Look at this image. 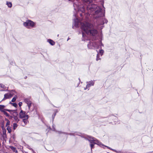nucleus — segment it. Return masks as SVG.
I'll list each match as a JSON object with an SVG mask.
<instances>
[{"label":"nucleus","mask_w":153,"mask_h":153,"mask_svg":"<svg viewBox=\"0 0 153 153\" xmlns=\"http://www.w3.org/2000/svg\"><path fill=\"white\" fill-rule=\"evenodd\" d=\"M22 103L21 102H19V106L20 107L22 105Z\"/></svg>","instance_id":"nucleus-32"},{"label":"nucleus","mask_w":153,"mask_h":153,"mask_svg":"<svg viewBox=\"0 0 153 153\" xmlns=\"http://www.w3.org/2000/svg\"><path fill=\"white\" fill-rule=\"evenodd\" d=\"M15 152L16 153H18V151H17V150H16L15 151Z\"/></svg>","instance_id":"nucleus-38"},{"label":"nucleus","mask_w":153,"mask_h":153,"mask_svg":"<svg viewBox=\"0 0 153 153\" xmlns=\"http://www.w3.org/2000/svg\"><path fill=\"white\" fill-rule=\"evenodd\" d=\"M68 39H69V38L67 40H68Z\"/></svg>","instance_id":"nucleus-47"},{"label":"nucleus","mask_w":153,"mask_h":153,"mask_svg":"<svg viewBox=\"0 0 153 153\" xmlns=\"http://www.w3.org/2000/svg\"><path fill=\"white\" fill-rule=\"evenodd\" d=\"M111 150H113V151L115 152H117V150H115V149H111Z\"/></svg>","instance_id":"nucleus-35"},{"label":"nucleus","mask_w":153,"mask_h":153,"mask_svg":"<svg viewBox=\"0 0 153 153\" xmlns=\"http://www.w3.org/2000/svg\"><path fill=\"white\" fill-rule=\"evenodd\" d=\"M11 138L13 139L14 140L15 139L16 137L15 136V134H13L11 136Z\"/></svg>","instance_id":"nucleus-28"},{"label":"nucleus","mask_w":153,"mask_h":153,"mask_svg":"<svg viewBox=\"0 0 153 153\" xmlns=\"http://www.w3.org/2000/svg\"><path fill=\"white\" fill-rule=\"evenodd\" d=\"M57 112H58L57 110H55V112H56V113Z\"/></svg>","instance_id":"nucleus-37"},{"label":"nucleus","mask_w":153,"mask_h":153,"mask_svg":"<svg viewBox=\"0 0 153 153\" xmlns=\"http://www.w3.org/2000/svg\"><path fill=\"white\" fill-rule=\"evenodd\" d=\"M13 96V94H10L9 93L5 94H4V98L2 100V101L4 100L7 99H10V98H11Z\"/></svg>","instance_id":"nucleus-12"},{"label":"nucleus","mask_w":153,"mask_h":153,"mask_svg":"<svg viewBox=\"0 0 153 153\" xmlns=\"http://www.w3.org/2000/svg\"><path fill=\"white\" fill-rule=\"evenodd\" d=\"M10 103L13 106L15 107H16L17 106V104L16 103H12L11 102H10Z\"/></svg>","instance_id":"nucleus-23"},{"label":"nucleus","mask_w":153,"mask_h":153,"mask_svg":"<svg viewBox=\"0 0 153 153\" xmlns=\"http://www.w3.org/2000/svg\"><path fill=\"white\" fill-rule=\"evenodd\" d=\"M10 94H13V95H14V94L13 93H11Z\"/></svg>","instance_id":"nucleus-41"},{"label":"nucleus","mask_w":153,"mask_h":153,"mask_svg":"<svg viewBox=\"0 0 153 153\" xmlns=\"http://www.w3.org/2000/svg\"><path fill=\"white\" fill-rule=\"evenodd\" d=\"M26 77H27V76H26V77H25V79H26Z\"/></svg>","instance_id":"nucleus-44"},{"label":"nucleus","mask_w":153,"mask_h":153,"mask_svg":"<svg viewBox=\"0 0 153 153\" xmlns=\"http://www.w3.org/2000/svg\"><path fill=\"white\" fill-rule=\"evenodd\" d=\"M0 87L3 88H6V87L2 84H0Z\"/></svg>","instance_id":"nucleus-25"},{"label":"nucleus","mask_w":153,"mask_h":153,"mask_svg":"<svg viewBox=\"0 0 153 153\" xmlns=\"http://www.w3.org/2000/svg\"><path fill=\"white\" fill-rule=\"evenodd\" d=\"M24 102L27 104L28 108L30 109L31 105L32 104V102L30 98H27L24 99Z\"/></svg>","instance_id":"nucleus-11"},{"label":"nucleus","mask_w":153,"mask_h":153,"mask_svg":"<svg viewBox=\"0 0 153 153\" xmlns=\"http://www.w3.org/2000/svg\"><path fill=\"white\" fill-rule=\"evenodd\" d=\"M79 80H80L79 78Z\"/></svg>","instance_id":"nucleus-48"},{"label":"nucleus","mask_w":153,"mask_h":153,"mask_svg":"<svg viewBox=\"0 0 153 153\" xmlns=\"http://www.w3.org/2000/svg\"><path fill=\"white\" fill-rule=\"evenodd\" d=\"M5 107V106L4 105H0V111L3 112L4 111L3 109Z\"/></svg>","instance_id":"nucleus-18"},{"label":"nucleus","mask_w":153,"mask_h":153,"mask_svg":"<svg viewBox=\"0 0 153 153\" xmlns=\"http://www.w3.org/2000/svg\"><path fill=\"white\" fill-rule=\"evenodd\" d=\"M96 145H98V146L103 147H105L108 148V149H111V148L106 146L104 145L103 144H102L101 142H100L99 140L96 139Z\"/></svg>","instance_id":"nucleus-14"},{"label":"nucleus","mask_w":153,"mask_h":153,"mask_svg":"<svg viewBox=\"0 0 153 153\" xmlns=\"http://www.w3.org/2000/svg\"><path fill=\"white\" fill-rule=\"evenodd\" d=\"M26 77H27V76H26V77H25V79H26Z\"/></svg>","instance_id":"nucleus-46"},{"label":"nucleus","mask_w":153,"mask_h":153,"mask_svg":"<svg viewBox=\"0 0 153 153\" xmlns=\"http://www.w3.org/2000/svg\"><path fill=\"white\" fill-rule=\"evenodd\" d=\"M5 91H9V92H11V91H14L13 90H12L11 91H10V90H5Z\"/></svg>","instance_id":"nucleus-33"},{"label":"nucleus","mask_w":153,"mask_h":153,"mask_svg":"<svg viewBox=\"0 0 153 153\" xmlns=\"http://www.w3.org/2000/svg\"><path fill=\"white\" fill-rule=\"evenodd\" d=\"M64 134L70 135L75 136L76 135H78L81 136L85 138L86 140H88L90 143V146L91 149L94 147V145L96 144V141L94 140V138L88 136L87 135H84L83 134L80 133L74 132L72 133H63Z\"/></svg>","instance_id":"nucleus-4"},{"label":"nucleus","mask_w":153,"mask_h":153,"mask_svg":"<svg viewBox=\"0 0 153 153\" xmlns=\"http://www.w3.org/2000/svg\"><path fill=\"white\" fill-rule=\"evenodd\" d=\"M56 114V112H54V113L52 115V118L53 119V121L55 117V116Z\"/></svg>","instance_id":"nucleus-27"},{"label":"nucleus","mask_w":153,"mask_h":153,"mask_svg":"<svg viewBox=\"0 0 153 153\" xmlns=\"http://www.w3.org/2000/svg\"><path fill=\"white\" fill-rule=\"evenodd\" d=\"M103 39V36L102 33H100L96 34V45H98L100 46L99 48L100 49L97 51V54L96 56V61L100 60L101 57L103 55L104 51L102 49V46H103V44L102 42V41Z\"/></svg>","instance_id":"nucleus-3"},{"label":"nucleus","mask_w":153,"mask_h":153,"mask_svg":"<svg viewBox=\"0 0 153 153\" xmlns=\"http://www.w3.org/2000/svg\"><path fill=\"white\" fill-rule=\"evenodd\" d=\"M153 153V152L152 153Z\"/></svg>","instance_id":"nucleus-49"},{"label":"nucleus","mask_w":153,"mask_h":153,"mask_svg":"<svg viewBox=\"0 0 153 153\" xmlns=\"http://www.w3.org/2000/svg\"><path fill=\"white\" fill-rule=\"evenodd\" d=\"M17 98V97L16 95L12 100L11 102H15L16 100V98Z\"/></svg>","instance_id":"nucleus-21"},{"label":"nucleus","mask_w":153,"mask_h":153,"mask_svg":"<svg viewBox=\"0 0 153 153\" xmlns=\"http://www.w3.org/2000/svg\"><path fill=\"white\" fill-rule=\"evenodd\" d=\"M6 4L7 6L9 8L12 7V3L10 2L7 1L6 2Z\"/></svg>","instance_id":"nucleus-17"},{"label":"nucleus","mask_w":153,"mask_h":153,"mask_svg":"<svg viewBox=\"0 0 153 153\" xmlns=\"http://www.w3.org/2000/svg\"><path fill=\"white\" fill-rule=\"evenodd\" d=\"M25 119L23 120V122L22 123V125L23 126H25L26 124L28 122L27 119H27V118H24Z\"/></svg>","instance_id":"nucleus-15"},{"label":"nucleus","mask_w":153,"mask_h":153,"mask_svg":"<svg viewBox=\"0 0 153 153\" xmlns=\"http://www.w3.org/2000/svg\"><path fill=\"white\" fill-rule=\"evenodd\" d=\"M58 133H59V134H60V131H58Z\"/></svg>","instance_id":"nucleus-42"},{"label":"nucleus","mask_w":153,"mask_h":153,"mask_svg":"<svg viewBox=\"0 0 153 153\" xmlns=\"http://www.w3.org/2000/svg\"><path fill=\"white\" fill-rule=\"evenodd\" d=\"M10 121H9V120H7V123H6V126H7H7H8V125H10Z\"/></svg>","instance_id":"nucleus-30"},{"label":"nucleus","mask_w":153,"mask_h":153,"mask_svg":"<svg viewBox=\"0 0 153 153\" xmlns=\"http://www.w3.org/2000/svg\"><path fill=\"white\" fill-rule=\"evenodd\" d=\"M26 77H27V76H26V77H25V79H26Z\"/></svg>","instance_id":"nucleus-45"},{"label":"nucleus","mask_w":153,"mask_h":153,"mask_svg":"<svg viewBox=\"0 0 153 153\" xmlns=\"http://www.w3.org/2000/svg\"><path fill=\"white\" fill-rule=\"evenodd\" d=\"M52 129L53 131H55V128L54 127V126L53 125L52 126Z\"/></svg>","instance_id":"nucleus-31"},{"label":"nucleus","mask_w":153,"mask_h":153,"mask_svg":"<svg viewBox=\"0 0 153 153\" xmlns=\"http://www.w3.org/2000/svg\"><path fill=\"white\" fill-rule=\"evenodd\" d=\"M18 125L16 123H14L13 124V128L14 130H15L17 127Z\"/></svg>","instance_id":"nucleus-22"},{"label":"nucleus","mask_w":153,"mask_h":153,"mask_svg":"<svg viewBox=\"0 0 153 153\" xmlns=\"http://www.w3.org/2000/svg\"><path fill=\"white\" fill-rule=\"evenodd\" d=\"M13 118H14L15 120L17 122H18L19 119L18 117V114L17 112H14L13 114Z\"/></svg>","instance_id":"nucleus-13"},{"label":"nucleus","mask_w":153,"mask_h":153,"mask_svg":"<svg viewBox=\"0 0 153 153\" xmlns=\"http://www.w3.org/2000/svg\"><path fill=\"white\" fill-rule=\"evenodd\" d=\"M5 110L10 112L11 114H13V113L14 112H16L15 110H12L9 109H5Z\"/></svg>","instance_id":"nucleus-19"},{"label":"nucleus","mask_w":153,"mask_h":153,"mask_svg":"<svg viewBox=\"0 0 153 153\" xmlns=\"http://www.w3.org/2000/svg\"><path fill=\"white\" fill-rule=\"evenodd\" d=\"M119 123H120V122L119 121H118V122H117L116 123L119 124Z\"/></svg>","instance_id":"nucleus-40"},{"label":"nucleus","mask_w":153,"mask_h":153,"mask_svg":"<svg viewBox=\"0 0 153 153\" xmlns=\"http://www.w3.org/2000/svg\"><path fill=\"white\" fill-rule=\"evenodd\" d=\"M87 83L86 87L84 89L85 90H86L87 89H89V88L92 86H93L95 83V80L94 81H91L88 82H87Z\"/></svg>","instance_id":"nucleus-9"},{"label":"nucleus","mask_w":153,"mask_h":153,"mask_svg":"<svg viewBox=\"0 0 153 153\" xmlns=\"http://www.w3.org/2000/svg\"><path fill=\"white\" fill-rule=\"evenodd\" d=\"M74 15L75 16V18L74 20V25L76 27H78L79 24V20L76 17V15L75 13Z\"/></svg>","instance_id":"nucleus-10"},{"label":"nucleus","mask_w":153,"mask_h":153,"mask_svg":"<svg viewBox=\"0 0 153 153\" xmlns=\"http://www.w3.org/2000/svg\"><path fill=\"white\" fill-rule=\"evenodd\" d=\"M73 2L74 9L76 11L77 10L79 12L80 11L82 13L85 12V8L82 5H81V3L79 1V0H68ZM80 15L82 17L83 16L82 13H80Z\"/></svg>","instance_id":"nucleus-5"},{"label":"nucleus","mask_w":153,"mask_h":153,"mask_svg":"<svg viewBox=\"0 0 153 153\" xmlns=\"http://www.w3.org/2000/svg\"><path fill=\"white\" fill-rule=\"evenodd\" d=\"M47 42H49V44L52 45H54L55 44V42L53 40L49 39L47 40Z\"/></svg>","instance_id":"nucleus-16"},{"label":"nucleus","mask_w":153,"mask_h":153,"mask_svg":"<svg viewBox=\"0 0 153 153\" xmlns=\"http://www.w3.org/2000/svg\"><path fill=\"white\" fill-rule=\"evenodd\" d=\"M1 128H2L3 130L4 129V125H3V126H1Z\"/></svg>","instance_id":"nucleus-36"},{"label":"nucleus","mask_w":153,"mask_h":153,"mask_svg":"<svg viewBox=\"0 0 153 153\" xmlns=\"http://www.w3.org/2000/svg\"><path fill=\"white\" fill-rule=\"evenodd\" d=\"M5 91V90H1V91Z\"/></svg>","instance_id":"nucleus-39"},{"label":"nucleus","mask_w":153,"mask_h":153,"mask_svg":"<svg viewBox=\"0 0 153 153\" xmlns=\"http://www.w3.org/2000/svg\"><path fill=\"white\" fill-rule=\"evenodd\" d=\"M10 148L12 150L14 151L15 152L16 150V148L13 146H10Z\"/></svg>","instance_id":"nucleus-29"},{"label":"nucleus","mask_w":153,"mask_h":153,"mask_svg":"<svg viewBox=\"0 0 153 153\" xmlns=\"http://www.w3.org/2000/svg\"><path fill=\"white\" fill-rule=\"evenodd\" d=\"M116 153H121V152L120 151H117V152H116Z\"/></svg>","instance_id":"nucleus-34"},{"label":"nucleus","mask_w":153,"mask_h":153,"mask_svg":"<svg viewBox=\"0 0 153 153\" xmlns=\"http://www.w3.org/2000/svg\"><path fill=\"white\" fill-rule=\"evenodd\" d=\"M7 130L8 131V133H10L11 131V130L10 127L9 126H7Z\"/></svg>","instance_id":"nucleus-20"},{"label":"nucleus","mask_w":153,"mask_h":153,"mask_svg":"<svg viewBox=\"0 0 153 153\" xmlns=\"http://www.w3.org/2000/svg\"><path fill=\"white\" fill-rule=\"evenodd\" d=\"M3 112L4 114L7 117H9L10 116V115L6 112L4 111Z\"/></svg>","instance_id":"nucleus-24"},{"label":"nucleus","mask_w":153,"mask_h":153,"mask_svg":"<svg viewBox=\"0 0 153 153\" xmlns=\"http://www.w3.org/2000/svg\"><path fill=\"white\" fill-rule=\"evenodd\" d=\"M81 29L82 30V40L85 41L88 38L86 35L90 36L89 43L88 45V48L90 49H95L96 46V30L92 28L93 25L88 22L81 23Z\"/></svg>","instance_id":"nucleus-1"},{"label":"nucleus","mask_w":153,"mask_h":153,"mask_svg":"<svg viewBox=\"0 0 153 153\" xmlns=\"http://www.w3.org/2000/svg\"><path fill=\"white\" fill-rule=\"evenodd\" d=\"M97 1H97V4H96V6H97L98 4H99L100 5V2L101 1H102L104 2L103 1V0H96V2H97Z\"/></svg>","instance_id":"nucleus-26"},{"label":"nucleus","mask_w":153,"mask_h":153,"mask_svg":"<svg viewBox=\"0 0 153 153\" xmlns=\"http://www.w3.org/2000/svg\"><path fill=\"white\" fill-rule=\"evenodd\" d=\"M49 128H50V129H51V128L50 127H49Z\"/></svg>","instance_id":"nucleus-43"},{"label":"nucleus","mask_w":153,"mask_h":153,"mask_svg":"<svg viewBox=\"0 0 153 153\" xmlns=\"http://www.w3.org/2000/svg\"><path fill=\"white\" fill-rule=\"evenodd\" d=\"M96 6V34L102 33V30L104 27L105 23L107 24L108 20L105 18V8L104 2L101 1Z\"/></svg>","instance_id":"nucleus-2"},{"label":"nucleus","mask_w":153,"mask_h":153,"mask_svg":"<svg viewBox=\"0 0 153 153\" xmlns=\"http://www.w3.org/2000/svg\"><path fill=\"white\" fill-rule=\"evenodd\" d=\"M23 25L27 28H30V27H34L35 23L31 20H27L26 22H23Z\"/></svg>","instance_id":"nucleus-7"},{"label":"nucleus","mask_w":153,"mask_h":153,"mask_svg":"<svg viewBox=\"0 0 153 153\" xmlns=\"http://www.w3.org/2000/svg\"><path fill=\"white\" fill-rule=\"evenodd\" d=\"M83 1L87 5V9L89 11H94V13H96L95 5L92 4L91 2L92 0H83Z\"/></svg>","instance_id":"nucleus-6"},{"label":"nucleus","mask_w":153,"mask_h":153,"mask_svg":"<svg viewBox=\"0 0 153 153\" xmlns=\"http://www.w3.org/2000/svg\"><path fill=\"white\" fill-rule=\"evenodd\" d=\"M19 117L21 118H27L28 119L29 118V116L26 114V112L21 110L19 114Z\"/></svg>","instance_id":"nucleus-8"}]
</instances>
